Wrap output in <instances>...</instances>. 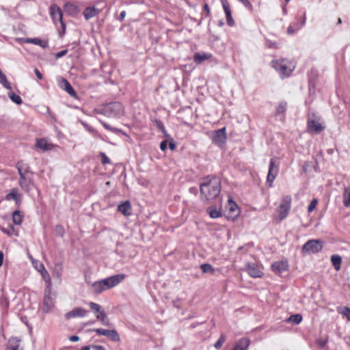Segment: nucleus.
Segmentation results:
<instances>
[{"label": "nucleus", "mask_w": 350, "mask_h": 350, "mask_svg": "<svg viewBox=\"0 0 350 350\" xmlns=\"http://www.w3.org/2000/svg\"><path fill=\"white\" fill-rule=\"evenodd\" d=\"M200 199L210 203L221 193V182L218 178L209 176L203 178L200 183Z\"/></svg>", "instance_id": "obj_1"}, {"label": "nucleus", "mask_w": 350, "mask_h": 350, "mask_svg": "<svg viewBox=\"0 0 350 350\" xmlns=\"http://www.w3.org/2000/svg\"><path fill=\"white\" fill-rule=\"evenodd\" d=\"M95 111L98 113L111 118H118L124 114V107L120 102L107 103Z\"/></svg>", "instance_id": "obj_2"}, {"label": "nucleus", "mask_w": 350, "mask_h": 350, "mask_svg": "<svg viewBox=\"0 0 350 350\" xmlns=\"http://www.w3.org/2000/svg\"><path fill=\"white\" fill-rule=\"evenodd\" d=\"M271 64L274 69L282 78L290 76L291 72L295 69V66L285 59L272 61Z\"/></svg>", "instance_id": "obj_3"}, {"label": "nucleus", "mask_w": 350, "mask_h": 350, "mask_svg": "<svg viewBox=\"0 0 350 350\" xmlns=\"http://www.w3.org/2000/svg\"><path fill=\"white\" fill-rule=\"evenodd\" d=\"M307 126L308 131L312 134L320 133L325 129V126L320 122V117L314 113L308 115Z\"/></svg>", "instance_id": "obj_4"}, {"label": "nucleus", "mask_w": 350, "mask_h": 350, "mask_svg": "<svg viewBox=\"0 0 350 350\" xmlns=\"http://www.w3.org/2000/svg\"><path fill=\"white\" fill-rule=\"evenodd\" d=\"M323 249V241L320 240L311 239L308 241L302 247L301 252L306 254H316Z\"/></svg>", "instance_id": "obj_5"}, {"label": "nucleus", "mask_w": 350, "mask_h": 350, "mask_svg": "<svg viewBox=\"0 0 350 350\" xmlns=\"http://www.w3.org/2000/svg\"><path fill=\"white\" fill-rule=\"evenodd\" d=\"M292 198L289 195L285 196L283 197L281 203L278 208H277V211L279 213V219L280 221H282L284 218L288 215L289 211L291 209Z\"/></svg>", "instance_id": "obj_6"}, {"label": "nucleus", "mask_w": 350, "mask_h": 350, "mask_svg": "<svg viewBox=\"0 0 350 350\" xmlns=\"http://www.w3.org/2000/svg\"><path fill=\"white\" fill-rule=\"evenodd\" d=\"M226 139L227 137L225 127L213 131L212 136V142L215 145L220 148L224 147L226 142Z\"/></svg>", "instance_id": "obj_7"}, {"label": "nucleus", "mask_w": 350, "mask_h": 350, "mask_svg": "<svg viewBox=\"0 0 350 350\" xmlns=\"http://www.w3.org/2000/svg\"><path fill=\"white\" fill-rule=\"evenodd\" d=\"M43 304V310L45 312H49L54 306V298L52 296L51 282L49 283L44 291Z\"/></svg>", "instance_id": "obj_8"}, {"label": "nucleus", "mask_w": 350, "mask_h": 350, "mask_svg": "<svg viewBox=\"0 0 350 350\" xmlns=\"http://www.w3.org/2000/svg\"><path fill=\"white\" fill-rule=\"evenodd\" d=\"M125 277L126 275L124 274H116L101 280V282L103 283L105 287L107 290L119 284L125 278Z\"/></svg>", "instance_id": "obj_9"}, {"label": "nucleus", "mask_w": 350, "mask_h": 350, "mask_svg": "<svg viewBox=\"0 0 350 350\" xmlns=\"http://www.w3.org/2000/svg\"><path fill=\"white\" fill-rule=\"evenodd\" d=\"M91 332H94L100 336H105L108 337L113 342H120V337L119 336V334L116 329H105L102 328H94L90 329Z\"/></svg>", "instance_id": "obj_10"}, {"label": "nucleus", "mask_w": 350, "mask_h": 350, "mask_svg": "<svg viewBox=\"0 0 350 350\" xmlns=\"http://www.w3.org/2000/svg\"><path fill=\"white\" fill-rule=\"evenodd\" d=\"M278 165H275V160L271 159L269 166V172L267 177V183L269 187H272V184L278 174Z\"/></svg>", "instance_id": "obj_11"}, {"label": "nucleus", "mask_w": 350, "mask_h": 350, "mask_svg": "<svg viewBox=\"0 0 350 350\" xmlns=\"http://www.w3.org/2000/svg\"><path fill=\"white\" fill-rule=\"evenodd\" d=\"M18 184L20 187L26 192L30 191L34 187V183L32 178V174L19 176Z\"/></svg>", "instance_id": "obj_12"}, {"label": "nucleus", "mask_w": 350, "mask_h": 350, "mask_svg": "<svg viewBox=\"0 0 350 350\" xmlns=\"http://www.w3.org/2000/svg\"><path fill=\"white\" fill-rule=\"evenodd\" d=\"M228 206V211L226 217L228 220L234 221L240 214L239 208L237 205L232 202V200H229Z\"/></svg>", "instance_id": "obj_13"}, {"label": "nucleus", "mask_w": 350, "mask_h": 350, "mask_svg": "<svg viewBox=\"0 0 350 350\" xmlns=\"http://www.w3.org/2000/svg\"><path fill=\"white\" fill-rule=\"evenodd\" d=\"M245 270L252 278H260L263 275L262 271L254 262L247 263Z\"/></svg>", "instance_id": "obj_14"}, {"label": "nucleus", "mask_w": 350, "mask_h": 350, "mask_svg": "<svg viewBox=\"0 0 350 350\" xmlns=\"http://www.w3.org/2000/svg\"><path fill=\"white\" fill-rule=\"evenodd\" d=\"M22 194L18 193V188H13L10 193H8L5 196V199L8 201L14 200L16 203V204L18 206H20V205L22 203Z\"/></svg>", "instance_id": "obj_15"}, {"label": "nucleus", "mask_w": 350, "mask_h": 350, "mask_svg": "<svg viewBox=\"0 0 350 350\" xmlns=\"http://www.w3.org/2000/svg\"><path fill=\"white\" fill-rule=\"evenodd\" d=\"M50 14L54 23L59 21L63 22V13L62 10L56 4H53L50 7Z\"/></svg>", "instance_id": "obj_16"}, {"label": "nucleus", "mask_w": 350, "mask_h": 350, "mask_svg": "<svg viewBox=\"0 0 350 350\" xmlns=\"http://www.w3.org/2000/svg\"><path fill=\"white\" fill-rule=\"evenodd\" d=\"M59 86L62 90H65L70 96L73 98L77 97V94L68 82V81L64 78H62L59 81Z\"/></svg>", "instance_id": "obj_17"}, {"label": "nucleus", "mask_w": 350, "mask_h": 350, "mask_svg": "<svg viewBox=\"0 0 350 350\" xmlns=\"http://www.w3.org/2000/svg\"><path fill=\"white\" fill-rule=\"evenodd\" d=\"M224 10L226 14V23L230 27L234 25V21L232 18L231 10L228 0H221Z\"/></svg>", "instance_id": "obj_18"}, {"label": "nucleus", "mask_w": 350, "mask_h": 350, "mask_svg": "<svg viewBox=\"0 0 350 350\" xmlns=\"http://www.w3.org/2000/svg\"><path fill=\"white\" fill-rule=\"evenodd\" d=\"M16 167L18 170L19 176L33 174L29 164L24 163L23 161H19L16 163Z\"/></svg>", "instance_id": "obj_19"}, {"label": "nucleus", "mask_w": 350, "mask_h": 350, "mask_svg": "<svg viewBox=\"0 0 350 350\" xmlns=\"http://www.w3.org/2000/svg\"><path fill=\"white\" fill-rule=\"evenodd\" d=\"M88 311L83 309V308L78 307L75 308L71 311L67 312L66 314V318L67 319H71V318H76V317H83L85 316Z\"/></svg>", "instance_id": "obj_20"}, {"label": "nucleus", "mask_w": 350, "mask_h": 350, "mask_svg": "<svg viewBox=\"0 0 350 350\" xmlns=\"http://www.w3.org/2000/svg\"><path fill=\"white\" fill-rule=\"evenodd\" d=\"M250 340L247 338H242L234 345L232 350H247L250 345Z\"/></svg>", "instance_id": "obj_21"}, {"label": "nucleus", "mask_w": 350, "mask_h": 350, "mask_svg": "<svg viewBox=\"0 0 350 350\" xmlns=\"http://www.w3.org/2000/svg\"><path fill=\"white\" fill-rule=\"evenodd\" d=\"M131 204L129 200H126L118 206V211L122 213L124 216H129L131 215Z\"/></svg>", "instance_id": "obj_22"}, {"label": "nucleus", "mask_w": 350, "mask_h": 350, "mask_svg": "<svg viewBox=\"0 0 350 350\" xmlns=\"http://www.w3.org/2000/svg\"><path fill=\"white\" fill-rule=\"evenodd\" d=\"M23 42L25 43L33 44L36 45H38V46H41L42 49H46L49 46L47 40H42L38 38H25V39H23Z\"/></svg>", "instance_id": "obj_23"}, {"label": "nucleus", "mask_w": 350, "mask_h": 350, "mask_svg": "<svg viewBox=\"0 0 350 350\" xmlns=\"http://www.w3.org/2000/svg\"><path fill=\"white\" fill-rule=\"evenodd\" d=\"M272 270L275 273H282L286 271L288 268V264L284 261H277L272 264Z\"/></svg>", "instance_id": "obj_24"}, {"label": "nucleus", "mask_w": 350, "mask_h": 350, "mask_svg": "<svg viewBox=\"0 0 350 350\" xmlns=\"http://www.w3.org/2000/svg\"><path fill=\"white\" fill-rule=\"evenodd\" d=\"M106 288L105 287L101 280L96 281L94 282L91 286V291L94 294L98 295L106 291Z\"/></svg>", "instance_id": "obj_25"}, {"label": "nucleus", "mask_w": 350, "mask_h": 350, "mask_svg": "<svg viewBox=\"0 0 350 350\" xmlns=\"http://www.w3.org/2000/svg\"><path fill=\"white\" fill-rule=\"evenodd\" d=\"M99 13L98 9L94 7H88L83 11V16L86 20H89Z\"/></svg>", "instance_id": "obj_26"}, {"label": "nucleus", "mask_w": 350, "mask_h": 350, "mask_svg": "<svg viewBox=\"0 0 350 350\" xmlns=\"http://www.w3.org/2000/svg\"><path fill=\"white\" fill-rule=\"evenodd\" d=\"M212 57V55L211 53H196L193 55V61L196 64H201L204 60L209 59Z\"/></svg>", "instance_id": "obj_27"}, {"label": "nucleus", "mask_w": 350, "mask_h": 350, "mask_svg": "<svg viewBox=\"0 0 350 350\" xmlns=\"http://www.w3.org/2000/svg\"><path fill=\"white\" fill-rule=\"evenodd\" d=\"M21 340L17 338H12L7 345V350H19Z\"/></svg>", "instance_id": "obj_28"}, {"label": "nucleus", "mask_w": 350, "mask_h": 350, "mask_svg": "<svg viewBox=\"0 0 350 350\" xmlns=\"http://www.w3.org/2000/svg\"><path fill=\"white\" fill-rule=\"evenodd\" d=\"M98 121L106 130L111 131L112 133H114L116 134L122 133V135L127 136V134L124 131H123L122 129H118L116 127H112L111 126H110L109 124H108L107 123H106L105 122H104L101 120H98Z\"/></svg>", "instance_id": "obj_29"}, {"label": "nucleus", "mask_w": 350, "mask_h": 350, "mask_svg": "<svg viewBox=\"0 0 350 350\" xmlns=\"http://www.w3.org/2000/svg\"><path fill=\"white\" fill-rule=\"evenodd\" d=\"M36 146L37 148L43 150H51L52 146V145L49 144L44 139H37Z\"/></svg>", "instance_id": "obj_30"}, {"label": "nucleus", "mask_w": 350, "mask_h": 350, "mask_svg": "<svg viewBox=\"0 0 350 350\" xmlns=\"http://www.w3.org/2000/svg\"><path fill=\"white\" fill-rule=\"evenodd\" d=\"M331 261H332V263L334 269L336 271L340 270V265H341V262H342V258H341V256L338 255V254H334V255H332L331 256Z\"/></svg>", "instance_id": "obj_31"}, {"label": "nucleus", "mask_w": 350, "mask_h": 350, "mask_svg": "<svg viewBox=\"0 0 350 350\" xmlns=\"http://www.w3.org/2000/svg\"><path fill=\"white\" fill-rule=\"evenodd\" d=\"M207 212L209 214V216L213 219L220 217L222 215L221 212L215 206L208 208Z\"/></svg>", "instance_id": "obj_32"}, {"label": "nucleus", "mask_w": 350, "mask_h": 350, "mask_svg": "<svg viewBox=\"0 0 350 350\" xmlns=\"http://www.w3.org/2000/svg\"><path fill=\"white\" fill-rule=\"evenodd\" d=\"M23 215L19 211H14L12 213V221L14 224L16 225H20L21 224L23 221Z\"/></svg>", "instance_id": "obj_33"}, {"label": "nucleus", "mask_w": 350, "mask_h": 350, "mask_svg": "<svg viewBox=\"0 0 350 350\" xmlns=\"http://www.w3.org/2000/svg\"><path fill=\"white\" fill-rule=\"evenodd\" d=\"M96 319L98 321H100L103 325H106V326L109 325V319H108L107 316L104 310L103 312H100V313H99L96 316Z\"/></svg>", "instance_id": "obj_34"}, {"label": "nucleus", "mask_w": 350, "mask_h": 350, "mask_svg": "<svg viewBox=\"0 0 350 350\" xmlns=\"http://www.w3.org/2000/svg\"><path fill=\"white\" fill-rule=\"evenodd\" d=\"M302 321V316L299 314H293L289 317L287 321L297 325Z\"/></svg>", "instance_id": "obj_35"}, {"label": "nucleus", "mask_w": 350, "mask_h": 350, "mask_svg": "<svg viewBox=\"0 0 350 350\" xmlns=\"http://www.w3.org/2000/svg\"><path fill=\"white\" fill-rule=\"evenodd\" d=\"M343 204L348 207L350 206V188H346L343 193Z\"/></svg>", "instance_id": "obj_36"}, {"label": "nucleus", "mask_w": 350, "mask_h": 350, "mask_svg": "<svg viewBox=\"0 0 350 350\" xmlns=\"http://www.w3.org/2000/svg\"><path fill=\"white\" fill-rule=\"evenodd\" d=\"M200 269L203 273H209L213 274L215 272V269L213 268V267L208 263L201 265Z\"/></svg>", "instance_id": "obj_37"}, {"label": "nucleus", "mask_w": 350, "mask_h": 350, "mask_svg": "<svg viewBox=\"0 0 350 350\" xmlns=\"http://www.w3.org/2000/svg\"><path fill=\"white\" fill-rule=\"evenodd\" d=\"M8 96L12 102H14V103H16L17 105H21L23 102L21 96L16 94L15 93H14L12 92L8 93Z\"/></svg>", "instance_id": "obj_38"}, {"label": "nucleus", "mask_w": 350, "mask_h": 350, "mask_svg": "<svg viewBox=\"0 0 350 350\" xmlns=\"http://www.w3.org/2000/svg\"><path fill=\"white\" fill-rule=\"evenodd\" d=\"M286 107H287V103L286 102H281L276 108L275 115L278 116L279 114L284 113L286 110Z\"/></svg>", "instance_id": "obj_39"}, {"label": "nucleus", "mask_w": 350, "mask_h": 350, "mask_svg": "<svg viewBox=\"0 0 350 350\" xmlns=\"http://www.w3.org/2000/svg\"><path fill=\"white\" fill-rule=\"evenodd\" d=\"M338 312L342 314L344 317H346L347 320L350 321V308L349 307H343L338 309Z\"/></svg>", "instance_id": "obj_40"}, {"label": "nucleus", "mask_w": 350, "mask_h": 350, "mask_svg": "<svg viewBox=\"0 0 350 350\" xmlns=\"http://www.w3.org/2000/svg\"><path fill=\"white\" fill-rule=\"evenodd\" d=\"M88 304H89V306L90 307V308L92 310H94L95 312H97L99 314V313H100V312L103 311L101 306L98 304H96L94 302H90Z\"/></svg>", "instance_id": "obj_41"}, {"label": "nucleus", "mask_w": 350, "mask_h": 350, "mask_svg": "<svg viewBox=\"0 0 350 350\" xmlns=\"http://www.w3.org/2000/svg\"><path fill=\"white\" fill-rule=\"evenodd\" d=\"M225 341H226V336L224 334H221L219 338L218 339V340L215 343V345H214L215 348L217 349H219L222 347V345Z\"/></svg>", "instance_id": "obj_42"}, {"label": "nucleus", "mask_w": 350, "mask_h": 350, "mask_svg": "<svg viewBox=\"0 0 350 350\" xmlns=\"http://www.w3.org/2000/svg\"><path fill=\"white\" fill-rule=\"evenodd\" d=\"M0 306L5 309H8L9 308V301L5 295H2L0 298Z\"/></svg>", "instance_id": "obj_43"}, {"label": "nucleus", "mask_w": 350, "mask_h": 350, "mask_svg": "<svg viewBox=\"0 0 350 350\" xmlns=\"http://www.w3.org/2000/svg\"><path fill=\"white\" fill-rule=\"evenodd\" d=\"M306 13L304 12L303 14L302 19L300 21V22L295 24V25L296 27V29L298 30V29H301L302 27H304L306 24Z\"/></svg>", "instance_id": "obj_44"}, {"label": "nucleus", "mask_w": 350, "mask_h": 350, "mask_svg": "<svg viewBox=\"0 0 350 350\" xmlns=\"http://www.w3.org/2000/svg\"><path fill=\"white\" fill-rule=\"evenodd\" d=\"M317 203H318L317 200V199H313L310 202L309 206H308V211L309 213L313 211L314 210V208H316Z\"/></svg>", "instance_id": "obj_45"}, {"label": "nucleus", "mask_w": 350, "mask_h": 350, "mask_svg": "<svg viewBox=\"0 0 350 350\" xmlns=\"http://www.w3.org/2000/svg\"><path fill=\"white\" fill-rule=\"evenodd\" d=\"M55 232H56V234L57 235H59L60 237H63L64 234V228L62 226H60V225L56 226V227H55Z\"/></svg>", "instance_id": "obj_46"}, {"label": "nucleus", "mask_w": 350, "mask_h": 350, "mask_svg": "<svg viewBox=\"0 0 350 350\" xmlns=\"http://www.w3.org/2000/svg\"><path fill=\"white\" fill-rule=\"evenodd\" d=\"M61 24V30L59 31V37H63V36L66 33V24L63 22L60 23Z\"/></svg>", "instance_id": "obj_47"}, {"label": "nucleus", "mask_w": 350, "mask_h": 350, "mask_svg": "<svg viewBox=\"0 0 350 350\" xmlns=\"http://www.w3.org/2000/svg\"><path fill=\"white\" fill-rule=\"evenodd\" d=\"M102 157V163L103 164H107L110 163L109 158L103 152L100 154Z\"/></svg>", "instance_id": "obj_48"}, {"label": "nucleus", "mask_w": 350, "mask_h": 350, "mask_svg": "<svg viewBox=\"0 0 350 350\" xmlns=\"http://www.w3.org/2000/svg\"><path fill=\"white\" fill-rule=\"evenodd\" d=\"M239 1H241L245 8H248L249 10H252V5L250 3L249 0H239Z\"/></svg>", "instance_id": "obj_49"}, {"label": "nucleus", "mask_w": 350, "mask_h": 350, "mask_svg": "<svg viewBox=\"0 0 350 350\" xmlns=\"http://www.w3.org/2000/svg\"><path fill=\"white\" fill-rule=\"evenodd\" d=\"M68 53V50L65 49V50H62L58 53H57L55 54V57L57 59L58 58H60V57H62L63 56H64L66 53Z\"/></svg>", "instance_id": "obj_50"}, {"label": "nucleus", "mask_w": 350, "mask_h": 350, "mask_svg": "<svg viewBox=\"0 0 350 350\" xmlns=\"http://www.w3.org/2000/svg\"><path fill=\"white\" fill-rule=\"evenodd\" d=\"M167 140H164V141L161 142L160 144L161 150L163 151H165L167 149Z\"/></svg>", "instance_id": "obj_51"}, {"label": "nucleus", "mask_w": 350, "mask_h": 350, "mask_svg": "<svg viewBox=\"0 0 350 350\" xmlns=\"http://www.w3.org/2000/svg\"><path fill=\"white\" fill-rule=\"evenodd\" d=\"M90 346H91V349H93L94 350H106L105 348L101 345H90Z\"/></svg>", "instance_id": "obj_52"}, {"label": "nucleus", "mask_w": 350, "mask_h": 350, "mask_svg": "<svg viewBox=\"0 0 350 350\" xmlns=\"http://www.w3.org/2000/svg\"><path fill=\"white\" fill-rule=\"evenodd\" d=\"M34 72L38 79H40V80L42 79V78H43L42 75L41 74V72L39 71V70L38 68H36L34 69Z\"/></svg>", "instance_id": "obj_53"}, {"label": "nucleus", "mask_w": 350, "mask_h": 350, "mask_svg": "<svg viewBox=\"0 0 350 350\" xmlns=\"http://www.w3.org/2000/svg\"><path fill=\"white\" fill-rule=\"evenodd\" d=\"M295 29H294V27L292 26V25H289L288 27L287 28V33L288 34H293L295 31Z\"/></svg>", "instance_id": "obj_54"}, {"label": "nucleus", "mask_w": 350, "mask_h": 350, "mask_svg": "<svg viewBox=\"0 0 350 350\" xmlns=\"http://www.w3.org/2000/svg\"><path fill=\"white\" fill-rule=\"evenodd\" d=\"M125 16H126V12L122 11L119 15L118 20L120 21H122L124 19Z\"/></svg>", "instance_id": "obj_55"}, {"label": "nucleus", "mask_w": 350, "mask_h": 350, "mask_svg": "<svg viewBox=\"0 0 350 350\" xmlns=\"http://www.w3.org/2000/svg\"><path fill=\"white\" fill-rule=\"evenodd\" d=\"M204 10L206 12V16H208L210 15V9H209V6L207 3H205L204 5Z\"/></svg>", "instance_id": "obj_56"}, {"label": "nucleus", "mask_w": 350, "mask_h": 350, "mask_svg": "<svg viewBox=\"0 0 350 350\" xmlns=\"http://www.w3.org/2000/svg\"><path fill=\"white\" fill-rule=\"evenodd\" d=\"M1 230L4 233H5L7 234H10L11 230L13 231L14 228H13V227H10V229L2 228Z\"/></svg>", "instance_id": "obj_57"}, {"label": "nucleus", "mask_w": 350, "mask_h": 350, "mask_svg": "<svg viewBox=\"0 0 350 350\" xmlns=\"http://www.w3.org/2000/svg\"><path fill=\"white\" fill-rule=\"evenodd\" d=\"M69 340L72 342H77L79 340V337L78 336H72L70 337Z\"/></svg>", "instance_id": "obj_58"}, {"label": "nucleus", "mask_w": 350, "mask_h": 350, "mask_svg": "<svg viewBox=\"0 0 350 350\" xmlns=\"http://www.w3.org/2000/svg\"><path fill=\"white\" fill-rule=\"evenodd\" d=\"M169 147H170V150H175L176 146L175 143L173 141H171L169 144Z\"/></svg>", "instance_id": "obj_59"}, {"label": "nucleus", "mask_w": 350, "mask_h": 350, "mask_svg": "<svg viewBox=\"0 0 350 350\" xmlns=\"http://www.w3.org/2000/svg\"><path fill=\"white\" fill-rule=\"evenodd\" d=\"M3 261V254L1 251H0V267L2 266Z\"/></svg>", "instance_id": "obj_60"}, {"label": "nucleus", "mask_w": 350, "mask_h": 350, "mask_svg": "<svg viewBox=\"0 0 350 350\" xmlns=\"http://www.w3.org/2000/svg\"><path fill=\"white\" fill-rule=\"evenodd\" d=\"M189 191L192 193L196 194L198 192V189L196 187H191L189 189Z\"/></svg>", "instance_id": "obj_61"}, {"label": "nucleus", "mask_w": 350, "mask_h": 350, "mask_svg": "<svg viewBox=\"0 0 350 350\" xmlns=\"http://www.w3.org/2000/svg\"><path fill=\"white\" fill-rule=\"evenodd\" d=\"M326 342H327V341H326V340H318V344H319V345H321V347L325 346V344H326Z\"/></svg>", "instance_id": "obj_62"}, {"label": "nucleus", "mask_w": 350, "mask_h": 350, "mask_svg": "<svg viewBox=\"0 0 350 350\" xmlns=\"http://www.w3.org/2000/svg\"><path fill=\"white\" fill-rule=\"evenodd\" d=\"M91 346H84L81 347V350H90Z\"/></svg>", "instance_id": "obj_63"}, {"label": "nucleus", "mask_w": 350, "mask_h": 350, "mask_svg": "<svg viewBox=\"0 0 350 350\" xmlns=\"http://www.w3.org/2000/svg\"><path fill=\"white\" fill-rule=\"evenodd\" d=\"M269 46L270 48H275V43H269Z\"/></svg>", "instance_id": "obj_64"}]
</instances>
